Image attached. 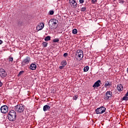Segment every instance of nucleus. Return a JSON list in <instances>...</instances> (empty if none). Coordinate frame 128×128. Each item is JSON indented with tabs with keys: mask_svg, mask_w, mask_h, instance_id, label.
<instances>
[{
	"mask_svg": "<svg viewBox=\"0 0 128 128\" xmlns=\"http://www.w3.org/2000/svg\"><path fill=\"white\" fill-rule=\"evenodd\" d=\"M69 4L73 8H76L78 7V3L76 0H69Z\"/></svg>",
	"mask_w": 128,
	"mask_h": 128,
	"instance_id": "nucleus-7",
	"label": "nucleus"
},
{
	"mask_svg": "<svg viewBox=\"0 0 128 128\" xmlns=\"http://www.w3.org/2000/svg\"><path fill=\"white\" fill-rule=\"evenodd\" d=\"M14 110L16 112H22L24 110V106L22 104H18L14 107Z\"/></svg>",
	"mask_w": 128,
	"mask_h": 128,
	"instance_id": "nucleus-4",
	"label": "nucleus"
},
{
	"mask_svg": "<svg viewBox=\"0 0 128 128\" xmlns=\"http://www.w3.org/2000/svg\"><path fill=\"white\" fill-rule=\"evenodd\" d=\"M68 56V53H64L63 55V56H64V58H66V56Z\"/></svg>",
	"mask_w": 128,
	"mask_h": 128,
	"instance_id": "nucleus-28",
	"label": "nucleus"
},
{
	"mask_svg": "<svg viewBox=\"0 0 128 128\" xmlns=\"http://www.w3.org/2000/svg\"><path fill=\"white\" fill-rule=\"evenodd\" d=\"M44 28V22H40L36 26V30L38 32L39 30H42Z\"/></svg>",
	"mask_w": 128,
	"mask_h": 128,
	"instance_id": "nucleus-9",
	"label": "nucleus"
},
{
	"mask_svg": "<svg viewBox=\"0 0 128 128\" xmlns=\"http://www.w3.org/2000/svg\"><path fill=\"white\" fill-rule=\"evenodd\" d=\"M2 44V40H0V44Z\"/></svg>",
	"mask_w": 128,
	"mask_h": 128,
	"instance_id": "nucleus-34",
	"label": "nucleus"
},
{
	"mask_svg": "<svg viewBox=\"0 0 128 128\" xmlns=\"http://www.w3.org/2000/svg\"><path fill=\"white\" fill-rule=\"evenodd\" d=\"M66 61L63 60L61 62V65L63 66H66Z\"/></svg>",
	"mask_w": 128,
	"mask_h": 128,
	"instance_id": "nucleus-20",
	"label": "nucleus"
},
{
	"mask_svg": "<svg viewBox=\"0 0 128 128\" xmlns=\"http://www.w3.org/2000/svg\"><path fill=\"white\" fill-rule=\"evenodd\" d=\"M50 110V106H48V105H45L43 107L44 112H46V110Z\"/></svg>",
	"mask_w": 128,
	"mask_h": 128,
	"instance_id": "nucleus-14",
	"label": "nucleus"
},
{
	"mask_svg": "<svg viewBox=\"0 0 128 128\" xmlns=\"http://www.w3.org/2000/svg\"><path fill=\"white\" fill-rule=\"evenodd\" d=\"M112 86V82H110L108 81H106L105 84L104 85V88H108V86Z\"/></svg>",
	"mask_w": 128,
	"mask_h": 128,
	"instance_id": "nucleus-15",
	"label": "nucleus"
},
{
	"mask_svg": "<svg viewBox=\"0 0 128 128\" xmlns=\"http://www.w3.org/2000/svg\"><path fill=\"white\" fill-rule=\"evenodd\" d=\"M49 14H50V16H52L54 14V10H50L49 12Z\"/></svg>",
	"mask_w": 128,
	"mask_h": 128,
	"instance_id": "nucleus-26",
	"label": "nucleus"
},
{
	"mask_svg": "<svg viewBox=\"0 0 128 128\" xmlns=\"http://www.w3.org/2000/svg\"><path fill=\"white\" fill-rule=\"evenodd\" d=\"M30 68L32 70H36V65L34 64H32L30 65Z\"/></svg>",
	"mask_w": 128,
	"mask_h": 128,
	"instance_id": "nucleus-13",
	"label": "nucleus"
},
{
	"mask_svg": "<svg viewBox=\"0 0 128 128\" xmlns=\"http://www.w3.org/2000/svg\"><path fill=\"white\" fill-rule=\"evenodd\" d=\"M51 22L52 24H49L51 30H54V28H56V24H58V20L55 18H52L50 20L48 24Z\"/></svg>",
	"mask_w": 128,
	"mask_h": 128,
	"instance_id": "nucleus-3",
	"label": "nucleus"
},
{
	"mask_svg": "<svg viewBox=\"0 0 128 128\" xmlns=\"http://www.w3.org/2000/svg\"><path fill=\"white\" fill-rule=\"evenodd\" d=\"M122 100H128V96H125L122 98Z\"/></svg>",
	"mask_w": 128,
	"mask_h": 128,
	"instance_id": "nucleus-24",
	"label": "nucleus"
},
{
	"mask_svg": "<svg viewBox=\"0 0 128 128\" xmlns=\"http://www.w3.org/2000/svg\"><path fill=\"white\" fill-rule=\"evenodd\" d=\"M30 56H27L22 60L21 63V66H26V64H30Z\"/></svg>",
	"mask_w": 128,
	"mask_h": 128,
	"instance_id": "nucleus-5",
	"label": "nucleus"
},
{
	"mask_svg": "<svg viewBox=\"0 0 128 128\" xmlns=\"http://www.w3.org/2000/svg\"><path fill=\"white\" fill-rule=\"evenodd\" d=\"M74 34H78V30L74 29L72 32Z\"/></svg>",
	"mask_w": 128,
	"mask_h": 128,
	"instance_id": "nucleus-21",
	"label": "nucleus"
},
{
	"mask_svg": "<svg viewBox=\"0 0 128 128\" xmlns=\"http://www.w3.org/2000/svg\"><path fill=\"white\" fill-rule=\"evenodd\" d=\"M126 96H128V92H126V94H125Z\"/></svg>",
	"mask_w": 128,
	"mask_h": 128,
	"instance_id": "nucleus-35",
	"label": "nucleus"
},
{
	"mask_svg": "<svg viewBox=\"0 0 128 128\" xmlns=\"http://www.w3.org/2000/svg\"><path fill=\"white\" fill-rule=\"evenodd\" d=\"M6 70L2 68L0 69V76L4 78H6Z\"/></svg>",
	"mask_w": 128,
	"mask_h": 128,
	"instance_id": "nucleus-11",
	"label": "nucleus"
},
{
	"mask_svg": "<svg viewBox=\"0 0 128 128\" xmlns=\"http://www.w3.org/2000/svg\"><path fill=\"white\" fill-rule=\"evenodd\" d=\"M88 70H90V67H88V66H86L84 68V72H88Z\"/></svg>",
	"mask_w": 128,
	"mask_h": 128,
	"instance_id": "nucleus-17",
	"label": "nucleus"
},
{
	"mask_svg": "<svg viewBox=\"0 0 128 128\" xmlns=\"http://www.w3.org/2000/svg\"><path fill=\"white\" fill-rule=\"evenodd\" d=\"M42 46L43 48H46L48 46V42H43L42 43Z\"/></svg>",
	"mask_w": 128,
	"mask_h": 128,
	"instance_id": "nucleus-19",
	"label": "nucleus"
},
{
	"mask_svg": "<svg viewBox=\"0 0 128 128\" xmlns=\"http://www.w3.org/2000/svg\"><path fill=\"white\" fill-rule=\"evenodd\" d=\"M44 40L46 42H48V40H50V36H47L44 38Z\"/></svg>",
	"mask_w": 128,
	"mask_h": 128,
	"instance_id": "nucleus-18",
	"label": "nucleus"
},
{
	"mask_svg": "<svg viewBox=\"0 0 128 128\" xmlns=\"http://www.w3.org/2000/svg\"><path fill=\"white\" fill-rule=\"evenodd\" d=\"M106 108L105 107L101 106L100 108H97L95 112L96 114H104L106 110Z\"/></svg>",
	"mask_w": 128,
	"mask_h": 128,
	"instance_id": "nucleus-6",
	"label": "nucleus"
},
{
	"mask_svg": "<svg viewBox=\"0 0 128 128\" xmlns=\"http://www.w3.org/2000/svg\"><path fill=\"white\" fill-rule=\"evenodd\" d=\"M2 86V83L1 82H0V86Z\"/></svg>",
	"mask_w": 128,
	"mask_h": 128,
	"instance_id": "nucleus-33",
	"label": "nucleus"
},
{
	"mask_svg": "<svg viewBox=\"0 0 128 128\" xmlns=\"http://www.w3.org/2000/svg\"><path fill=\"white\" fill-rule=\"evenodd\" d=\"M14 60L13 58H9V62H12Z\"/></svg>",
	"mask_w": 128,
	"mask_h": 128,
	"instance_id": "nucleus-30",
	"label": "nucleus"
},
{
	"mask_svg": "<svg viewBox=\"0 0 128 128\" xmlns=\"http://www.w3.org/2000/svg\"><path fill=\"white\" fill-rule=\"evenodd\" d=\"M24 70H22L20 71L18 74V76H22V74H24Z\"/></svg>",
	"mask_w": 128,
	"mask_h": 128,
	"instance_id": "nucleus-23",
	"label": "nucleus"
},
{
	"mask_svg": "<svg viewBox=\"0 0 128 128\" xmlns=\"http://www.w3.org/2000/svg\"><path fill=\"white\" fill-rule=\"evenodd\" d=\"M60 42V39L58 38H55L53 40V42Z\"/></svg>",
	"mask_w": 128,
	"mask_h": 128,
	"instance_id": "nucleus-22",
	"label": "nucleus"
},
{
	"mask_svg": "<svg viewBox=\"0 0 128 128\" xmlns=\"http://www.w3.org/2000/svg\"><path fill=\"white\" fill-rule=\"evenodd\" d=\"M78 98V95H76L75 96H73V99L75 100H76Z\"/></svg>",
	"mask_w": 128,
	"mask_h": 128,
	"instance_id": "nucleus-27",
	"label": "nucleus"
},
{
	"mask_svg": "<svg viewBox=\"0 0 128 128\" xmlns=\"http://www.w3.org/2000/svg\"><path fill=\"white\" fill-rule=\"evenodd\" d=\"M8 110V107L6 105L3 106L0 108V112L2 114H6Z\"/></svg>",
	"mask_w": 128,
	"mask_h": 128,
	"instance_id": "nucleus-8",
	"label": "nucleus"
},
{
	"mask_svg": "<svg viewBox=\"0 0 128 128\" xmlns=\"http://www.w3.org/2000/svg\"><path fill=\"white\" fill-rule=\"evenodd\" d=\"M64 68V66H59V68H60V70H62V68Z\"/></svg>",
	"mask_w": 128,
	"mask_h": 128,
	"instance_id": "nucleus-31",
	"label": "nucleus"
},
{
	"mask_svg": "<svg viewBox=\"0 0 128 128\" xmlns=\"http://www.w3.org/2000/svg\"><path fill=\"white\" fill-rule=\"evenodd\" d=\"M117 90H118V92H120V91L124 90V87L120 84H118V86H117Z\"/></svg>",
	"mask_w": 128,
	"mask_h": 128,
	"instance_id": "nucleus-16",
	"label": "nucleus"
},
{
	"mask_svg": "<svg viewBox=\"0 0 128 128\" xmlns=\"http://www.w3.org/2000/svg\"><path fill=\"white\" fill-rule=\"evenodd\" d=\"M86 7H83L81 8V11L82 12H86Z\"/></svg>",
	"mask_w": 128,
	"mask_h": 128,
	"instance_id": "nucleus-25",
	"label": "nucleus"
},
{
	"mask_svg": "<svg viewBox=\"0 0 128 128\" xmlns=\"http://www.w3.org/2000/svg\"><path fill=\"white\" fill-rule=\"evenodd\" d=\"M96 0H92V4H94V2H96Z\"/></svg>",
	"mask_w": 128,
	"mask_h": 128,
	"instance_id": "nucleus-32",
	"label": "nucleus"
},
{
	"mask_svg": "<svg viewBox=\"0 0 128 128\" xmlns=\"http://www.w3.org/2000/svg\"><path fill=\"white\" fill-rule=\"evenodd\" d=\"M75 58L77 60H82L84 58V51L78 50L76 52Z\"/></svg>",
	"mask_w": 128,
	"mask_h": 128,
	"instance_id": "nucleus-2",
	"label": "nucleus"
},
{
	"mask_svg": "<svg viewBox=\"0 0 128 128\" xmlns=\"http://www.w3.org/2000/svg\"><path fill=\"white\" fill-rule=\"evenodd\" d=\"M80 4H84V0H79Z\"/></svg>",
	"mask_w": 128,
	"mask_h": 128,
	"instance_id": "nucleus-29",
	"label": "nucleus"
},
{
	"mask_svg": "<svg viewBox=\"0 0 128 128\" xmlns=\"http://www.w3.org/2000/svg\"><path fill=\"white\" fill-rule=\"evenodd\" d=\"M100 80H98L96 81L92 86L93 88H98L99 86H100Z\"/></svg>",
	"mask_w": 128,
	"mask_h": 128,
	"instance_id": "nucleus-12",
	"label": "nucleus"
},
{
	"mask_svg": "<svg viewBox=\"0 0 128 128\" xmlns=\"http://www.w3.org/2000/svg\"><path fill=\"white\" fill-rule=\"evenodd\" d=\"M112 92L110 91H108L106 92V94L104 96V100H109L110 98H112Z\"/></svg>",
	"mask_w": 128,
	"mask_h": 128,
	"instance_id": "nucleus-10",
	"label": "nucleus"
},
{
	"mask_svg": "<svg viewBox=\"0 0 128 128\" xmlns=\"http://www.w3.org/2000/svg\"><path fill=\"white\" fill-rule=\"evenodd\" d=\"M8 120L10 122H14L16 119V112L14 110H11L8 114Z\"/></svg>",
	"mask_w": 128,
	"mask_h": 128,
	"instance_id": "nucleus-1",
	"label": "nucleus"
}]
</instances>
